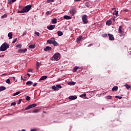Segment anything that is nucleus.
Returning <instances> with one entry per match:
<instances>
[{
    "label": "nucleus",
    "mask_w": 131,
    "mask_h": 131,
    "mask_svg": "<svg viewBox=\"0 0 131 131\" xmlns=\"http://www.w3.org/2000/svg\"><path fill=\"white\" fill-rule=\"evenodd\" d=\"M123 27H122V26H119V28L118 29V33L119 34H121L122 33H123Z\"/></svg>",
    "instance_id": "1a4fd4ad"
},
{
    "label": "nucleus",
    "mask_w": 131,
    "mask_h": 131,
    "mask_svg": "<svg viewBox=\"0 0 131 131\" xmlns=\"http://www.w3.org/2000/svg\"><path fill=\"white\" fill-rule=\"evenodd\" d=\"M13 79H14V80H15V77H13Z\"/></svg>",
    "instance_id": "774afa93"
},
{
    "label": "nucleus",
    "mask_w": 131,
    "mask_h": 131,
    "mask_svg": "<svg viewBox=\"0 0 131 131\" xmlns=\"http://www.w3.org/2000/svg\"><path fill=\"white\" fill-rule=\"evenodd\" d=\"M27 51V49L25 48V49H24V53H26Z\"/></svg>",
    "instance_id": "864d4df0"
},
{
    "label": "nucleus",
    "mask_w": 131,
    "mask_h": 131,
    "mask_svg": "<svg viewBox=\"0 0 131 131\" xmlns=\"http://www.w3.org/2000/svg\"><path fill=\"white\" fill-rule=\"evenodd\" d=\"M26 101H30V97L29 96H27V97H26Z\"/></svg>",
    "instance_id": "c9c22d12"
},
{
    "label": "nucleus",
    "mask_w": 131,
    "mask_h": 131,
    "mask_svg": "<svg viewBox=\"0 0 131 131\" xmlns=\"http://www.w3.org/2000/svg\"><path fill=\"white\" fill-rule=\"evenodd\" d=\"M31 84H32V81H27V82L26 83V85H31Z\"/></svg>",
    "instance_id": "412c9836"
},
{
    "label": "nucleus",
    "mask_w": 131,
    "mask_h": 131,
    "mask_svg": "<svg viewBox=\"0 0 131 131\" xmlns=\"http://www.w3.org/2000/svg\"><path fill=\"white\" fill-rule=\"evenodd\" d=\"M39 112V110L38 109H35L34 110L33 112L32 113H37Z\"/></svg>",
    "instance_id": "7c9ffc66"
},
{
    "label": "nucleus",
    "mask_w": 131,
    "mask_h": 131,
    "mask_svg": "<svg viewBox=\"0 0 131 131\" xmlns=\"http://www.w3.org/2000/svg\"><path fill=\"white\" fill-rule=\"evenodd\" d=\"M77 99V96H72L69 97V99L71 100H75Z\"/></svg>",
    "instance_id": "6e6552de"
},
{
    "label": "nucleus",
    "mask_w": 131,
    "mask_h": 131,
    "mask_svg": "<svg viewBox=\"0 0 131 131\" xmlns=\"http://www.w3.org/2000/svg\"><path fill=\"white\" fill-rule=\"evenodd\" d=\"M125 86L126 87V88L127 90H128V89H129L130 88H131V86H130L129 85L127 84H125Z\"/></svg>",
    "instance_id": "bb28decb"
},
{
    "label": "nucleus",
    "mask_w": 131,
    "mask_h": 131,
    "mask_svg": "<svg viewBox=\"0 0 131 131\" xmlns=\"http://www.w3.org/2000/svg\"><path fill=\"white\" fill-rule=\"evenodd\" d=\"M28 73L32 72V69H29L28 70Z\"/></svg>",
    "instance_id": "3c124183"
},
{
    "label": "nucleus",
    "mask_w": 131,
    "mask_h": 131,
    "mask_svg": "<svg viewBox=\"0 0 131 131\" xmlns=\"http://www.w3.org/2000/svg\"><path fill=\"white\" fill-rule=\"evenodd\" d=\"M70 85H75V82H74V81L70 82Z\"/></svg>",
    "instance_id": "c756f323"
},
{
    "label": "nucleus",
    "mask_w": 131,
    "mask_h": 131,
    "mask_svg": "<svg viewBox=\"0 0 131 131\" xmlns=\"http://www.w3.org/2000/svg\"><path fill=\"white\" fill-rule=\"evenodd\" d=\"M128 9L125 10V12H128Z\"/></svg>",
    "instance_id": "0e129e2a"
},
{
    "label": "nucleus",
    "mask_w": 131,
    "mask_h": 131,
    "mask_svg": "<svg viewBox=\"0 0 131 131\" xmlns=\"http://www.w3.org/2000/svg\"><path fill=\"white\" fill-rule=\"evenodd\" d=\"M31 131H36V130H35V129H32Z\"/></svg>",
    "instance_id": "680f3d73"
},
{
    "label": "nucleus",
    "mask_w": 131,
    "mask_h": 131,
    "mask_svg": "<svg viewBox=\"0 0 131 131\" xmlns=\"http://www.w3.org/2000/svg\"><path fill=\"white\" fill-rule=\"evenodd\" d=\"M57 35L58 36H62L63 35V32L61 31L57 32Z\"/></svg>",
    "instance_id": "aec40b11"
},
{
    "label": "nucleus",
    "mask_w": 131,
    "mask_h": 131,
    "mask_svg": "<svg viewBox=\"0 0 131 131\" xmlns=\"http://www.w3.org/2000/svg\"><path fill=\"white\" fill-rule=\"evenodd\" d=\"M52 45H53L54 46H57L59 44L55 41V40H54V41H53Z\"/></svg>",
    "instance_id": "a878e982"
},
{
    "label": "nucleus",
    "mask_w": 131,
    "mask_h": 131,
    "mask_svg": "<svg viewBox=\"0 0 131 131\" xmlns=\"http://www.w3.org/2000/svg\"><path fill=\"white\" fill-rule=\"evenodd\" d=\"M21 102H22V99H21L18 100V102H17V104H20Z\"/></svg>",
    "instance_id": "37998d69"
},
{
    "label": "nucleus",
    "mask_w": 131,
    "mask_h": 131,
    "mask_svg": "<svg viewBox=\"0 0 131 131\" xmlns=\"http://www.w3.org/2000/svg\"><path fill=\"white\" fill-rule=\"evenodd\" d=\"M17 38L14 39L13 40L12 43H15V42H16L17 41Z\"/></svg>",
    "instance_id": "8fccbe9b"
},
{
    "label": "nucleus",
    "mask_w": 131,
    "mask_h": 131,
    "mask_svg": "<svg viewBox=\"0 0 131 131\" xmlns=\"http://www.w3.org/2000/svg\"><path fill=\"white\" fill-rule=\"evenodd\" d=\"M51 23L52 24H55L57 23V19L56 18H54L53 19H52V21H51Z\"/></svg>",
    "instance_id": "dca6fc26"
},
{
    "label": "nucleus",
    "mask_w": 131,
    "mask_h": 131,
    "mask_svg": "<svg viewBox=\"0 0 131 131\" xmlns=\"http://www.w3.org/2000/svg\"><path fill=\"white\" fill-rule=\"evenodd\" d=\"M79 1H80V0H74L75 2H79Z\"/></svg>",
    "instance_id": "bf43d9fd"
},
{
    "label": "nucleus",
    "mask_w": 131,
    "mask_h": 131,
    "mask_svg": "<svg viewBox=\"0 0 131 131\" xmlns=\"http://www.w3.org/2000/svg\"><path fill=\"white\" fill-rule=\"evenodd\" d=\"M55 40V38L54 37L51 38L50 40H47V43L48 44H53Z\"/></svg>",
    "instance_id": "423d86ee"
},
{
    "label": "nucleus",
    "mask_w": 131,
    "mask_h": 131,
    "mask_svg": "<svg viewBox=\"0 0 131 131\" xmlns=\"http://www.w3.org/2000/svg\"><path fill=\"white\" fill-rule=\"evenodd\" d=\"M31 7H32V6L31 5L26 6V7H24L23 11L24 12V13H28V12L30 10Z\"/></svg>",
    "instance_id": "20e7f679"
},
{
    "label": "nucleus",
    "mask_w": 131,
    "mask_h": 131,
    "mask_svg": "<svg viewBox=\"0 0 131 131\" xmlns=\"http://www.w3.org/2000/svg\"><path fill=\"white\" fill-rule=\"evenodd\" d=\"M18 131H26L25 129H22V130H18Z\"/></svg>",
    "instance_id": "4d7b16f0"
},
{
    "label": "nucleus",
    "mask_w": 131,
    "mask_h": 131,
    "mask_svg": "<svg viewBox=\"0 0 131 131\" xmlns=\"http://www.w3.org/2000/svg\"><path fill=\"white\" fill-rule=\"evenodd\" d=\"M78 69H79V67H75L73 68V71L74 72H76Z\"/></svg>",
    "instance_id": "393cba45"
},
{
    "label": "nucleus",
    "mask_w": 131,
    "mask_h": 131,
    "mask_svg": "<svg viewBox=\"0 0 131 131\" xmlns=\"http://www.w3.org/2000/svg\"><path fill=\"white\" fill-rule=\"evenodd\" d=\"M16 47L18 48H19V49H21V45H17L16 46Z\"/></svg>",
    "instance_id": "a19ab883"
},
{
    "label": "nucleus",
    "mask_w": 131,
    "mask_h": 131,
    "mask_svg": "<svg viewBox=\"0 0 131 131\" xmlns=\"http://www.w3.org/2000/svg\"><path fill=\"white\" fill-rule=\"evenodd\" d=\"M16 1V0H12L11 2L12 3H15Z\"/></svg>",
    "instance_id": "6e6d98bb"
},
{
    "label": "nucleus",
    "mask_w": 131,
    "mask_h": 131,
    "mask_svg": "<svg viewBox=\"0 0 131 131\" xmlns=\"http://www.w3.org/2000/svg\"><path fill=\"white\" fill-rule=\"evenodd\" d=\"M2 56L4 57V55H3V56L0 55V57H2Z\"/></svg>",
    "instance_id": "338daca9"
},
{
    "label": "nucleus",
    "mask_w": 131,
    "mask_h": 131,
    "mask_svg": "<svg viewBox=\"0 0 131 131\" xmlns=\"http://www.w3.org/2000/svg\"><path fill=\"white\" fill-rule=\"evenodd\" d=\"M6 90V88L5 86H0V92L2 91H4Z\"/></svg>",
    "instance_id": "5701e85b"
},
{
    "label": "nucleus",
    "mask_w": 131,
    "mask_h": 131,
    "mask_svg": "<svg viewBox=\"0 0 131 131\" xmlns=\"http://www.w3.org/2000/svg\"><path fill=\"white\" fill-rule=\"evenodd\" d=\"M7 16H8V15L7 14H4V15H2V16H1V18H2V19H3V18H7Z\"/></svg>",
    "instance_id": "cd10ccee"
},
{
    "label": "nucleus",
    "mask_w": 131,
    "mask_h": 131,
    "mask_svg": "<svg viewBox=\"0 0 131 131\" xmlns=\"http://www.w3.org/2000/svg\"><path fill=\"white\" fill-rule=\"evenodd\" d=\"M56 88H58V89H61L62 86L60 84H57L56 85Z\"/></svg>",
    "instance_id": "2f4dec72"
},
{
    "label": "nucleus",
    "mask_w": 131,
    "mask_h": 131,
    "mask_svg": "<svg viewBox=\"0 0 131 131\" xmlns=\"http://www.w3.org/2000/svg\"><path fill=\"white\" fill-rule=\"evenodd\" d=\"M48 78L47 76H42L40 77L39 81H42Z\"/></svg>",
    "instance_id": "ddd939ff"
},
{
    "label": "nucleus",
    "mask_w": 131,
    "mask_h": 131,
    "mask_svg": "<svg viewBox=\"0 0 131 131\" xmlns=\"http://www.w3.org/2000/svg\"><path fill=\"white\" fill-rule=\"evenodd\" d=\"M55 25H50L49 26H48L47 28L50 30H52L55 28Z\"/></svg>",
    "instance_id": "9d476101"
},
{
    "label": "nucleus",
    "mask_w": 131,
    "mask_h": 131,
    "mask_svg": "<svg viewBox=\"0 0 131 131\" xmlns=\"http://www.w3.org/2000/svg\"><path fill=\"white\" fill-rule=\"evenodd\" d=\"M91 46H93V44H90L89 45V47H90Z\"/></svg>",
    "instance_id": "e2e57ef3"
},
{
    "label": "nucleus",
    "mask_w": 131,
    "mask_h": 131,
    "mask_svg": "<svg viewBox=\"0 0 131 131\" xmlns=\"http://www.w3.org/2000/svg\"><path fill=\"white\" fill-rule=\"evenodd\" d=\"M108 36H109V39L110 40H115V38L114 37V35L113 34H111L110 33H108Z\"/></svg>",
    "instance_id": "0eeeda50"
},
{
    "label": "nucleus",
    "mask_w": 131,
    "mask_h": 131,
    "mask_svg": "<svg viewBox=\"0 0 131 131\" xmlns=\"http://www.w3.org/2000/svg\"><path fill=\"white\" fill-rule=\"evenodd\" d=\"M82 39V36H79L76 39V41L79 42Z\"/></svg>",
    "instance_id": "a211bd4d"
},
{
    "label": "nucleus",
    "mask_w": 131,
    "mask_h": 131,
    "mask_svg": "<svg viewBox=\"0 0 131 131\" xmlns=\"http://www.w3.org/2000/svg\"><path fill=\"white\" fill-rule=\"evenodd\" d=\"M55 1V0H48L47 2L48 3H51L54 2Z\"/></svg>",
    "instance_id": "58836bf2"
},
{
    "label": "nucleus",
    "mask_w": 131,
    "mask_h": 131,
    "mask_svg": "<svg viewBox=\"0 0 131 131\" xmlns=\"http://www.w3.org/2000/svg\"><path fill=\"white\" fill-rule=\"evenodd\" d=\"M88 16L86 15H82V20L83 24H87L89 23V20L88 19Z\"/></svg>",
    "instance_id": "7ed1b4c3"
},
{
    "label": "nucleus",
    "mask_w": 131,
    "mask_h": 131,
    "mask_svg": "<svg viewBox=\"0 0 131 131\" xmlns=\"http://www.w3.org/2000/svg\"><path fill=\"white\" fill-rule=\"evenodd\" d=\"M118 89V88L117 86H115L114 88H112V91H117Z\"/></svg>",
    "instance_id": "f3484780"
},
{
    "label": "nucleus",
    "mask_w": 131,
    "mask_h": 131,
    "mask_svg": "<svg viewBox=\"0 0 131 131\" xmlns=\"http://www.w3.org/2000/svg\"><path fill=\"white\" fill-rule=\"evenodd\" d=\"M9 48V45L7 43H4L0 47V51L4 52Z\"/></svg>",
    "instance_id": "f257e3e1"
},
{
    "label": "nucleus",
    "mask_w": 131,
    "mask_h": 131,
    "mask_svg": "<svg viewBox=\"0 0 131 131\" xmlns=\"http://www.w3.org/2000/svg\"><path fill=\"white\" fill-rule=\"evenodd\" d=\"M27 75L29 76V77H30V74L29 73H27Z\"/></svg>",
    "instance_id": "052dcab7"
},
{
    "label": "nucleus",
    "mask_w": 131,
    "mask_h": 131,
    "mask_svg": "<svg viewBox=\"0 0 131 131\" xmlns=\"http://www.w3.org/2000/svg\"><path fill=\"white\" fill-rule=\"evenodd\" d=\"M60 54L56 53L54 55H53V57H51V60L52 61H58L60 59Z\"/></svg>",
    "instance_id": "f03ea898"
},
{
    "label": "nucleus",
    "mask_w": 131,
    "mask_h": 131,
    "mask_svg": "<svg viewBox=\"0 0 131 131\" xmlns=\"http://www.w3.org/2000/svg\"><path fill=\"white\" fill-rule=\"evenodd\" d=\"M18 8H19V9H20V8H21V6H18Z\"/></svg>",
    "instance_id": "69168bd1"
},
{
    "label": "nucleus",
    "mask_w": 131,
    "mask_h": 131,
    "mask_svg": "<svg viewBox=\"0 0 131 131\" xmlns=\"http://www.w3.org/2000/svg\"><path fill=\"white\" fill-rule=\"evenodd\" d=\"M63 18L66 20H70L71 19V16H69V15H64Z\"/></svg>",
    "instance_id": "f8f14e48"
},
{
    "label": "nucleus",
    "mask_w": 131,
    "mask_h": 131,
    "mask_svg": "<svg viewBox=\"0 0 131 131\" xmlns=\"http://www.w3.org/2000/svg\"><path fill=\"white\" fill-rule=\"evenodd\" d=\"M8 36L9 37V39H10L12 38V34L11 33V32H9L8 34Z\"/></svg>",
    "instance_id": "6ab92c4d"
},
{
    "label": "nucleus",
    "mask_w": 131,
    "mask_h": 131,
    "mask_svg": "<svg viewBox=\"0 0 131 131\" xmlns=\"http://www.w3.org/2000/svg\"><path fill=\"white\" fill-rule=\"evenodd\" d=\"M113 14L114 15H116V16L118 15V12L116 11V10L115 11V12H114V13H113Z\"/></svg>",
    "instance_id": "473e14b6"
},
{
    "label": "nucleus",
    "mask_w": 131,
    "mask_h": 131,
    "mask_svg": "<svg viewBox=\"0 0 131 131\" xmlns=\"http://www.w3.org/2000/svg\"><path fill=\"white\" fill-rule=\"evenodd\" d=\"M106 99L112 100V96H107L106 97Z\"/></svg>",
    "instance_id": "f704fd0d"
},
{
    "label": "nucleus",
    "mask_w": 131,
    "mask_h": 131,
    "mask_svg": "<svg viewBox=\"0 0 131 131\" xmlns=\"http://www.w3.org/2000/svg\"><path fill=\"white\" fill-rule=\"evenodd\" d=\"M86 95L85 93L82 94V95H80V97L82 98L83 97H86Z\"/></svg>",
    "instance_id": "e433bc0d"
},
{
    "label": "nucleus",
    "mask_w": 131,
    "mask_h": 131,
    "mask_svg": "<svg viewBox=\"0 0 131 131\" xmlns=\"http://www.w3.org/2000/svg\"><path fill=\"white\" fill-rule=\"evenodd\" d=\"M120 34L119 36H120V37H122V36H124L125 35V34H124V32H122V33H120Z\"/></svg>",
    "instance_id": "c03bdc74"
},
{
    "label": "nucleus",
    "mask_w": 131,
    "mask_h": 131,
    "mask_svg": "<svg viewBox=\"0 0 131 131\" xmlns=\"http://www.w3.org/2000/svg\"><path fill=\"white\" fill-rule=\"evenodd\" d=\"M102 36L103 37H107V34L106 33H104L102 35Z\"/></svg>",
    "instance_id": "09e8293b"
},
{
    "label": "nucleus",
    "mask_w": 131,
    "mask_h": 131,
    "mask_svg": "<svg viewBox=\"0 0 131 131\" xmlns=\"http://www.w3.org/2000/svg\"><path fill=\"white\" fill-rule=\"evenodd\" d=\"M37 83H34V84L33 85V86H35L37 85Z\"/></svg>",
    "instance_id": "5fc2aeb1"
},
{
    "label": "nucleus",
    "mask_w": 131,
    "mask_h": 131,
    "mask_svg": "<svg viewBox=\"0 0 131 131\" xmlns=\"http://www.w3.org/2000/svg\"><path fill=\"white\" fill-rule=\"evenodd\" d=\"M51 88L54 91H59V89H58V88H57V87L55 86H52Z\"/></svg>",
    "instance_id": "4be33fe9"
},
{
    "label": "nucleus",
    "mask_w": 131,
    "mask_h": 131,
    "mask_svg": "<svg viewBox=\"0 0 131 131\" xmlns=\"http://www.w3.org/2000/svg\"><path fill=\"white\" fill-rule=\"evenodd\" d=\"M77 13L76 10H71V14L73 16L74 14H75Z\"/></svg>",
    "instance_id": "4468645a"
},
{
    "label": "nucleus",
    "mask_w": 131,
    "mask_h": 131,
    "mask_svg": "<svg viewBox=\"0 0 131 131\" xmlns=\"http://www.w3.org/2000/svg\"><path fill=\"white\" fill-rule=\"evenodd\" d=\"M115 98H117V99H119V100H121L122 99V97H120V96H116L115 97Z\"/></svg>",
    "instance_id": "4c0bfd02"
},
{
    "label": "nucleus",
    "mask_w": 131,
    "mask_h": 131,
    "mask_svg": "<svg viewBox=\"0 0 131 131\" xmlns=\"http://www.w3.org/2000/svg\"><path fill=\"white\" fill-rule=\"evenodd\" d=\"M52 50V48L51 47H47L46 48L43 49L44 51L47 52Z\"/></svg>",
    "instance_id": "9b49d317"
},
{
    "label": "nucleus",
    "mask_w": 131,
    "mask_h": 131,
    "mask_svg": "<svg viewBox=\"0 0 131 131\" xmlns=\"http://www.w3.org/2000/svg\"><path fill=\"white\" fill-rule=\"evenodd\" d=\"M37 106V104H29V106H27L25 110H29V109H31V108H34L36 106Z\"/></svg>",
    "instance_id": "39448f33"
},
{
    "label": "nucleus",
    "mask_w": 131,
    "mask_h": 131,
    "mask_svg": "<svg viewBox=\"0 0 131 131\" xmlns=\"http://www.w3.org/2000/svg\"><path fill=\"white\" fill-rule=\"evenodd\" d=\"M106 25L110 26L112 24V21L111 20H108L106 23Z\"/></svg>",
    "instance_id": "2eb2a0df"
},
{
    "label": "nucleus",
    "mask_w": 131,
    "mask_h": 131,
    "mask_svg": "<svg viewBox=\"0 0 131 131\" xmlns=\"http://www.w3.org/2000/svg\"><path fill=\"white\" fill-rule=\"evenodd\" d=\"M16 104V102H12L11 104V106H14Z\"/></svg>",
    "instance_id": "de8ad7c7"
},
{
    "label": "nucleus",
    "mask_w": 131,
    "mask_h": 131,
    "mask_svg": "<svg viewBox=\"0 0 131 131\" xmlns=\"http://www.w3.org/2000/svg\"><path fill=\"white\" fill-rule=\"evenodd\" d=\"M18 53H24V49H19L18 51Z\"/></svg>",
    "instance_id": "c85d7f7f"
},
{
    "label": "nucleus",
    "mask_w": 131,
    "mask_h": 131,
    "mask_svg": "<svg viewBox=\"0 0 131 131\" xmlns=\"http://www.w3.org/2000/svg\"><path fill=\"white\" fill-rule=\"evenodd\" d=\"M10 82V80L9 79H8L6 81V83L9 84Z\"/></svg>",
    "instance_id": "49530a36"
},
{
    "label": "nucleus",
    "mask_w": 131,
    "mask_h": 131,
    "mask_svg": "<svg viewBox=\"0 0 131 131\" xmlns=\"http://www.w3.org/2000/svg\"><path fill=\"white\" fill-rule=\"evenodd\" d=\"M29 48L30 49H34L35 48V45H30L29 46Z\"/></svg>",
    "instance_id": "b1692460"
},
{
    "label": "nucleus",
    "mask_w": 131,
    "mask_h": 131,
    "mask_svg": "<svg viewBox=\"0 0 131 131\" xmlns=\"http://www.w3.org/2000/svg\"><path fill=\"white\" fill-rule=\"evenodd\" d=\"M25 35H26V33H24L23 34V36H25Z\"/></svg>",
    "instance_id": "13d9d810"
},
{
    "label": "nucleus",
    "mask_w": 131,
    "mask_h": 131,
    "mask_svg": "<svg viewBox=\"0 0 131 131\" xmlns=\"http://www.w3.org/2000/svg\"><path fill=\"white\" fill-rule=\"evenodd\" d=\"M37 70H38L39 69V63L38 62H37Z\"/></svg>",
    "instance_id": "a18cd8bd"
},
{
    "label": "nucleus",
    "mask_w": 131,
    "mask_h": 131,
    "mask_svg": "<svg viewBox=\"0 0 131 131\" xmlns=\"http://www.w3.org/2000/svg\"><path fill=\"white\" fill-rule=\"evenodd\" d=\"M34 34L37 35V36H39L40 33L38 32H35Z\"/></svg>",
    "instance_id": "ea45409f"
},
{
    "label": "nucleus",
    "mask_w": 131,
    "mask_h": 131,
    "mask_svg": "<svg viewBox=\"0 0 131 131\" xmlns=\"http://www.w3.org/2000/svg\"><path fill=\"white\" fill-rule=\"evenodd\" d=\"M25 13L24 11H23V10L22 9V10L21 11H17V13Z\"/></svg>",
    "instance_id": "79ce46f5"
},
{
    "label": "nucleus",
    "mask_w": 131,
    "mask_h": 131,
    "mask_svg": "<svg viewBox=\"0 0 131 131\" xmlns=\"http://www.w3.org/2000/svg\"><path fill=\"white\" fill-rule=\"evenodd\" d=\"M19 94H20V92H19V91H18V92H16L15 93H14V94H13V96H17V95H18Z\"/></svg>",
    "instance_id": "72a5a7b5"
},
{
    "label": "nucleus",
    "mask_w": 131,
    "mask_h": 131,
    "mask_svg": "<svg viewBox=\"0 0 131 131\" xmlns=\"http://www.w3.org/2000/svg\"><path fill=\"white\" fill-rule=\"evenodd\" d=\"M50 14H51V13H50V11H47V12L46 13V14H47V15H50Z\"/></svg>",
    "instance_id": "603ef678"
}]
</instances>
